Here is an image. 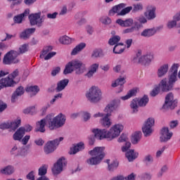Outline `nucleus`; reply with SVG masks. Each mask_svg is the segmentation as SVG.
Instances as JSON below:
<instances>
[{"instance_id": "c9c22d12", "label": "nucleus", "mask_w": 180, "mask_h": 180, "mask_svg": "<svg viewBox=\"0 0 180 180\" xmlns=\"http://www.w3.org/2000/svg\"><path fill=\"white\" fill-rule=\"evenodd\" d=\"M25 91L30 94L31 96H34V95H37L38 92L40 91V89L37 86H30L25 89Z\"/></svg>"}, {"instance_id": "6e6d98bb", "label": "nucleus", "mask_w": 180, "mask_h": 180, "mask_svg": "<svg viewBox=\"0 0 180 180\" xmlns=\"http://www.w3.org/2000/svg\"><path fill=\"white\" fill-rule=\"evenodd\" d=\"M143 161L144 162H146V164H147V165H148L150 164H153L154 159L153 158V155L148 154L145 156Z\"/></svg>"}, {"instance_id": "603ef678", "label": "nucleus", "mask_w": 180, "mask_h": 180, "mask_svg": "<svg viewBox=\"0 0 180 180\" xmlns=\"http://www.w3.org/2000/svg\"><path fill=\"white\" fill-rule=\"evenodd\" d=\"M118 143H130L129 141V138L127 137V134H122L117 139Z\"/></svg>"}, {"instance_id": "9d476101", "label": "nucleus", "mask_w": 180, "mask_h": 180, "mask_svg": "<svg viewBox=\"0 0 180 180\" xmlns=\"http://www.w3.org/2000/svg\"><path fill=\"white\" fill-rule=\"evenodd\" d=\"M63 140H64V137L61 136L59 139H54L53 141H48L44 147L45 154H51V153L56 151V150H57V147H58V145L60 144V142L63 141Z\"/></svg>"}, {"instance_id": "412c9836", "label": "nucleus", "mask_w": 180, "mask_h": 180, "mask_svg": "<svg viewBox=\"0 0 180 180\" xmlns=\"http://www.w3.org/2000/svg\"><path fill=\"white\" fill-rule=\"evenodd\" d=\"M169 70V65L168 63H165L159 67L158 69V77L159 78H162V77H165L168 73Z\"/></svg>"}, {"instance_id": "1a4fd4ad", "label": "nucleus", "mask_w": 180, "mask_h": 180, "mask_svg": "<svg viewBox=\"0 0 180 180\" xmlns=\"http://www.w3.org/2000/svg\"><path fill=\"white\" fill-rule=\"evenodd\" d=\"M18 56L19 53L16 51H8L4 57L3 63L6 65H11V64H18L20 61Z\"/></svg>"}, {"instance_id": "49530a36", "label": "nucleus", "mask_w": 180, "mask_h": 180, "mask_svg": "<svg viewBox=\"0 0 180 180\" xmlns=\"http://www.w3.org/2000/svg\"><path fill=\"white\" fill-rule=\"evenodd\" d=\"M119 41H120V37L119 35H115L109 39L108 43L110 46H115V44H117Z\"/></svg>"}, {"instance_id": "f704fd0d", "label": "nucleus", "mask_w": 180, "mask_h": 180, "mask_svg": "<svg viewBox=\"0 0 180 180\" xmlns=\"http://www.w3.org/2000/svg\"><path fill=\"white\" fill-rule=\"evenodd\" d=\"M73 41H75V39L71 38L67 35H63L59 38L60 44H71Z\"/></svg>"}, {"instance_id": "37998d69", "label": "nucleus", "mask_w": 180, "mask_h": 180, "mask_svg": "<svg viewBox=\"0 0 180 180\" xmlns=\"http://www.w3.org/2000/svg\"><path fill=\"white\" fill-rule=\"evenodd\" d=\"M148 96H143L141 98L138 99L139 106H140V108H144V106H146L147 103H148Z\"/></svg>"}, {"instance_id": "680f3d73", "label": "nucleus", "mask_w": 180, "mask_h": 180, "mask_svg": "<svg viewBox=\"0 0 180 180\" xmlns=\"http://www.w3.org/2000/svg\"><path fill=\"white\" fill-rule=\"evenodd\" d=\"M135 20L137 22H139V23H142V24L147 23V18L143 15L136 17Z\"/></svg>"}, {"instance_id": "f8f14e48", "label": "nucleus", "mask_w": 180, "mask_h": 180, "mask_svg": "<svg viewBox=\"0 0 180 180\" xmlns=\"http://www.w3.org/2000/svg\"><path fill=\"white\" fill-rule=\"evenodd\" d=\"M154 123H155V121L153 117H149L146 121L142 127V131L145 137H148L153 134V132L154 131V129L153 128L154 127Z\"/></svg>"}, {"instance_id": "bf43d9fd", "label": "nucleus", "mask_w": 180, "mask_h": 180, "mask_svg": "<svg viewBox=\"0 0 180 180\" xmlns=\"http://www.w3.org/2000/svg\"><path fill=\"white\" fill-rule=\"evenodd\" d=\"M27 50H29V44H24L20 46L19 53H20V54H23V53H26V51H27Z\"/></svg>"}, {"instance_id": "9b49d317", "label": "nucleus", "mask_w": 180, "mask_h": 180, "mask_svg": "<svg viewBox=\"0 0 180 180\" xmlns=\"http://www.w3.org/2000/svg\"><path fill=\"white\" fill-rule=\"evenodd\" d=\"M31 26H37L41 27L44 22V16H41V12L31 13L28 16Z\"/></svg>"}, {"instance_id": "423d86ee", "label": "nucleus", "mask_w": 180, "mask_h": 180, "mask_svg": "<svg viewBox=\"0 0 180 180\" xmlns=\"http://www.w3.org/2000/svg\"><path fill=\"white\" fill-rule=\"evenodd\" d=\"M176 81H178V75L169 73L168 82H167V79H163L159 84V86H160V89L163 92H168V91H171L174 88V84H175Z\"/></svg>"}, {"instance_id": "dca6fc26", "label": "nucleus", "mask_w": 180, "mask_h": 180, "mask_svg": "<svg viewBox=\"0 0 180 180\" xmlns=\"http://www.w3.org/2000/svg\"><path fill=\"white\" fill-rule=\"evenodd\" d=\"M46 125L49 127V122H47V115L45 118L37 122L35 131L44 133V131H46Z\"/></svg>"}, {"instance_id": "2eb2a0df", "label": "nucleus", "mask_w": 180, "mask_h": 180, "mask_svg": "<svg viewBox=\"0 0 180 180\" xmlns=\"http://www.w3.org/2000/svg\"><path fill=\"white\" fill-rule=\"evenodd\" d=\"M155 6L153 5H149L146 8V11L144 13V16L148 19V20H153L155 19Z\"/></svg>"}, {"instance_id": "6e6552de", "label": "nucleus", "mask_w": 180, "mask_h": 180, "mask_svg": "<svg viewBox=\"0 0 180 180\" xmlns=\"http://www.w3.org/2000/svg\"><path fill=\"white\" fill-rule=\"evenodd\" d=\"M131 9H133V6H128L126 8V4L121 3L117 6H113L110 11L109 15H112L114 13H117L118 16H124V15L130 13Z\"/></svg>"}, {"instance_id": "c85d7f7f", "label": "nucleus", "mask_w": 180, "mask_h": 180, "mask_svg": "<svg viewBox=\"0 0 180 180\" xmlns=\"http://www.w3.org/2000/svg\"><path fill=\"white\" fill-rule=\"evenodd\" d=\"M68 82H70V80L68 79H65L59 81L57 83V86L56 88V92H61V91H64L67 85H68Z\"/></svg>"}, {"instance_id": "0e129e2a", "label": "nucleus", "mask_w": 180, "mask_h": 180, "mask_svg": "<svg viewBox=\"0 0 180 180\" xmlns=\"http://www.w3.org/2000/svg\"><path fill=\"white\" fill-rule=\"evenodd\" d=\"M82 116L84 120V122H88L89 119H91V113L88 111H83L82 112Z\"/></svg>"}, {"instance_id": "0eeeda50", "label": "nucleus", "mask_w": 180, "mask_h": 180, "mask_svg": "<svg viewBox=\"0 0 180 180\" xmlns=\"http://www.w3.org/2000/svg\"><path fill=\"white\" fill-rule=\"evenodd\" d=\"M154 56L151 53L141 55V51H139L132 61L134 64H142V65H149L153 61Z\"/></svg>"}, {"instance_id": "f3484780", "label": "nucleus", "mask_w": 180, "mask_h": 180, "mask_svg": "<svg viewBox=\"0 0 180 180\" xmlns=\"http://www.w3.org/2000/svg\"><path fill=\"white\" fill-rule=\"evenodd\" d=\"M15 84V80L9 76L0 79V86H1V88H9L11 86H13Z\"/></svg>"}, {"instance_id": "6ab92c4d", "label": "nucleus", "mask_w": 180, "mask_h": 180, "mask_svg": "<svg viewBox=\"0 0 180 180\" xmlns=\"http://www.w3.org/2000/svg\"><path fill=\"white\" fill-rule=\"evenodd\" d=\"M115 23L121 26V27H130V26H133L134 20L133 18H127L126 20L118 18L116 20Z\"/></svg>"}, {"instance_id": "f03ea898", "label": "nucleus", "mask_w": 180, "mask_h": 180, "mask_svg": "<svg viewBox=\"0 0 180 180\" xmlns=\"http://www.w3.org/2000/svg\"><path fill=\"white\" fill-rule=\"evenodd\" d=\"M75 71L77 75H81L86 71V65L82 61L75 59L67 63L63 70L64 75L72 74Z\"/></svg>"}, {"instance_id": "72a5a7b5", "label": "nucleus", "mask_w": 180, "mask_h": 180, "mask_svg": "<svg viewBox=\"0 0 180 180\" xmlns=\"http://www.w3.org/2000/svg\"><path fill=\"white\" fill-rule=\"evenodd\" d=\"M25 136V134L23 132V129L22 128H19L13 135V139L15 140V141H21L22 139H23V136Z\"/></svg>"}, {"instance_id": "ddd939ff", "label": "nucleus", "mask_w": 180, "mask_h": 180, "mask_svg": "<svg viewBox=\"0 0 180 180\" xmlns=\"http://www.w3.org/2000/svg\"><path fill=\"white\" fill-rule=\"evenodd\" d=\"M67 164L65 158H60L58 160L57 162L54 165L52 168V172L53 175H58L63 172V167Z\"/></svg>"}, {"instance_id": "2f4dec72", "label": "nucleus", "mask_w": 180, "mask_h": 180, "mask_svg": "<svg viewBox=\"0 0 180 180\" xmlns=\"http://www.w3.org/2000/svg\"><path fill=\"white\" fill-rule=\"evenodd\" d=\"M110 116L108 115H104L101 120L100 123L101 124L103 127H106L107 129H109L110 126H112V120H110V118H109Z\"/></svg>"}, {"instance_id": "052dcab7", "label": "nucleus", "mask_w": 180, "mask_h": 180, "mask_svg": "<svg viewBox=\"0 0 180 180\" xmlns=\"http://www.w3.org/2000/svg\"><path fill=\"white\" fill-rule=\"evenodd\" d=\"M101 56H102V49H95L91 54V57L94 58H98Z\"/></svg>"}, {"instance_id": "a878e982", "label": "nucleus", "mask_w": 180, "mask_h": 180, "mask_svg": "<svg viewBox=\"0 0 180 180\" xmlns=\"http://www.w3.org/2000/svg\"><path fill=\"white\" fill-rule=\"evenodd\" d=\"M98 68L99 63L91 64L89 68V71L86 74V77H87V78H92V77H94L96 71H98Z\"/></svg>"}, {"instance_id": "473e14b6", "label": "nucleus", "mask_w": 180, "mask_h": 180, "mask_svg": "<svg viewBox=\"0 0 180 180\" xmlns=\"http://www.w3.org/2000/svg\"><path fill=\"white\" fill-rule=\"evenodd\" d=\"M20 123H22V120L20 117H17L12 121H10V130H13L15 131L18 127L20 126Z\"/></svg>"}, {"instance_id": "69168bd1", "label": "nucleus", "mask_w": 180, "mask_h": 180, "mask_svg": "<svg viewBox=\"0 0 180 180\" xmlns=\"http://www.w3.org/2000/svg\"><path fill=\"white\" fill-rule=\"evenodd\" d=\"M20 128L22 129L24 134H25V133H29L30 131H32V130H33V127L30 124L21 127Z\"/></svg>"}, {"instance_id": "79ce46f5", "label": "nucleus", "mask_w": 180, "mask_h": 180, "mask_svg": "<svg viewBox=\"0 0 180 180\" xmlns=\"http://www.w3.org/2000/svg\"><path fill=\"white\" fill-rule=\"evenodd\" d=\"M143 9H144L143 4L141 3L134 4H133V7L131 9L132 13H137V12H141Z\"/></svg>"}, {"instance_id": "b1692460", "label": "nucleus", "mask_w": 180, "mask_h": 180, "mask_svg": "<svg viewBox=\"0 0 180 180\" xmlns=\"http://www.w3.org/2000/svg\"><path fill=\"white\" fill-rule=\"evenodd\" d=\"M24 94H25V89L23 88V86H20L18 88H17V89L11 96V102L13 103H15V102L18 101V96H22V95H23Z\"/></svg>"}, {"instance_id": "ea45409f", "label": "nucleus", "mask_w": 180, "mask_h": 180, "mask_svg": "<svg viewBox=\"0 0 180 180\" xmlns=\"http://www.w3.org/2000/svg\"><path fill=\"white\" fill-rule=\"evenodd\" d=\"M124 51V45L122 43H119L114 46L113 53L115 54H122Z\"/></svg>"}, {"instance_id": "774afa93", "label": "nucleus", "mask_w": 180, "mask_h": 180, "mask_svg": "<svg viewBox=\"0 0 180 180\" xmlns=\"http://www.w3.org/2000/svg\"><path fill=\"white\" fill-rule=\"evenodd\" d=\"M60 71H61V68L60 67L54 68L51 71V76L56 77V75H58V74H60Z\"/></svg>"}, {"instance_id": "4468645a", "label": "nucleus", "mask_w": 180, "mask_h": 180, "mask_svg": "<svg viewBox=\"0 0 180 180\" xmlns=\"http://www.w3.org/2000/svg\"><path fill=\"white\" fill-rule=\"evenodd\" d=\"M172 131H169L168 127H163L161 130V135L160 137V141L161 143H167L171 140V138L173 136Z\"/></svg>"}, {"instance_id": "8fccbe9b", "label": "nucleus", "mask_w": 180, "mask_h": 180, "mask_svg": "<svg viewBox=\"0 0 180 180\" xmlns=\"http://www.w3.org/2000/svg\"><path fill=\"white\" fill-rule=\"evenodd\" d=\"M110 160H107V164H108V169L110 171H115L117 167H119V162L117 161H113L111 164H109Z\"/></svg>"}, {"instance_id": "58836bf2", "label": "nucleus", "mask_w": 180, "mask_h": 180, "mask_svg": "<svg viewBox=\"0 0 180 180\" xmlns=\"http://www.w3.org/2000/svg\"><path fill=\"white\" fill-rule=\"evenodd\" d=\"M139 98H134L131 101L130 108L133 113H137L139 112Z\"/></svg>"}, {"instance_id": "e2e57ef3", "label": "nucleus", "mask_w": 180, "mask_h": 180, "mask_svg": "<svg viewBox=\"0 0 180 180\" xmlns=\"http://www.w3.org/2000/svg\"><path fill=\"white\" fill-rule=\"evenodd\" d=\"M67 13H68V8H67V5H64L60 8L59 16H65Z\"/></svg>"}, {"instance_id": "4c0bfd02", "label": "nucleus", "mask_w": 180, "mask_h": 180, "mask_svg": "<svg viewBox=\"0 0 180 180\" xmlns=\"http://www.w3.org/2000/svg\"><path fill=\"white\" fill-rule=\"evenodd\" d=\"M1 174L4 175H12L15 172V168L13 166H7L0 170Z\"/></svg>"}, {"instance_id": "a19ab883", "label": "nucleus", "mask_w": 180, "mask_h": 180, "mask_svg": "<svg viewBox=\"0 0 180 180\" xmlns=\"http://www.w3.org/2000/svg\"><path fill=\"white\" fill-rule=\"evenodd\" d=\"M20 148L18 146V145H14L11 147L9 151L10 155L12 157H19V151Z\"/></svg>"}, {"instance_id": "39448f33", "label": "nucleus", "mask_w": 180, "mask_h": 180, "mask_svg": "<svg viewBox=\"0 0 180 180\" xmlns=\"http://www.w3.org/2000/svg\"><path fill=\"white\" fill-rule=\"evenodd\" d=\"M86 98L91 103H98L102 101V90L98 86H92L86 91Z\"/></svg>"}, {"instance_id": "864d4df0", "label": "nucleus", "mask_w": 180, "mask_h": 180, "mask_svg": "<svg viewBox=\"0 0 180 180\" xmlns=\"http://www.w3.org/2000/svg\"><path fill=\"white\" fill-rule=\"evenodd\" d=\"M27 154H29V151L27 146L20 148L18 157H26Z\"/></svg>"}, {"instance_id": "cd10ccee", "label": "nucleus", "mask_w": 180, "mask_h": 180, "mask_svg": "<svg viewBox=\"0 0 180 180\" xmlns=\"http://www.w3.org/2000/svg\"><path fill=\"white\" fill-rule=\"evenodd\" d=\"M36 32V28H28L22 32L20 34V39L24 40H27Z\"/></svg>"}, {"instance_id": "20e7f679", "label": "nucleus", "mask_w": 180, "mask_h": 180, "mask_svg": "<svg viewBox=\"0 0 180 180\" xmlns=\"http://www.w3.org/2000/svg\"><path fill=\"white\" fill-rule=\"evenodd\" d=\"M89 154L91 158L86 160L87 164L89 165H98L105 158V147H96L90 150Z\"/></svg>"}, {"instance_id": "7c9ffc66", "label": "nucleus", "mask_w": 180, "mask_h": 180, "mask_svg": "<svg viewBox=\"0 0 180 180\" xmlns=\"http://www.w3.org/2000/svg\"><path fill=\"white\" fill-rule=\"evenodd\" d=\"M86 47V44L82 42L77 44L72 51L71 56H77L79 53H81L84 48Z\"/></svg>"}, {"instance_id": "e433bc0d", "label": "nucleus", "mask_w": 180, "mask_h": 180, "mask_svg": "<svg viewBox=\"0 0 180 180\" xmlns=\"http://www.w3.org/2000/svg\"><path fill=\"white\" fill-rule=\"evenodd\" d=\"M142 133L141 131H135L131 136L132 144H137L141 139Z\"/></svg>"}, {"instance_id": "4d7b16f0", "label": "nucleus", "mask_w": 180, "mask_h": 180, "mask_svg": "<svg viewBox=\"0 0 180 180\" xmlns=\"http://www.w3.org/2000/svg\"><path fill=\"white\" fill-rule=\"evenodd\" d=\"M110 104L116 110V109L120 106V99H114L110 103Z\"/></svg>"}, {"instance_id": "338daca9", "label": "nucleus", "mask_w": 180, "mask_h": 180, "mask_svg": "<svg viewBox=\"0 0 180 180\" xmlns=\"http://www.w3.org/2000/svg\"><path fill=\"white\" fill-rule=\"evenodd\" d=\"M176 26V21L175 20H170L167 22V27L168 29H174Z\"/></svg>"}, {"instance_id": "7ed1b4c3", "label": "nucleus", "mask_w": 180, "mask_h": 180, "mask_svg": "<svg viewBox=\"0 0 180 180\" xmlns=\"http://www.w3.org/2000/svg\"><path fill=\"white\" fill-rule=\"evenodd\" d=\"M47 123H49V130H56V129H60L65 124L67 117L63 113H59L57 116L54 117V114H49L47 115Z\"/></svg>"}, {"instance_id": "5701e85b", "label": "nucleus", "mask_w": 180, "mask_h": 180, "mask_svg": "<svg viewBox=\"0 0 180 180\" xmlns=\"http://www.w3.org/2000/svg\"><path fill=\"white\" fill-rule=\"evenodd\" d=\"M84 149H85V144L84 143V142H79L70 148V150L69 151V154L70 155L77 154V153H79V151H82V150H84Z\"/></svg>"}, {"instance_id": "13d9d810", "label": "nucleus", "mask_w": 180, "mask_h": 180, "mask_svg": "<svg viewBox=\"0 0 180 180\" xmlns=\"http://www.w3.org/2000/svg\"><path fill=\"white\" fill-rule=\"evenodd\" d=\"M100 22L103 23V25H110L112 23V19L109 17H101L100 18Z\"/></svg>"}, {"instance_id": "5fc2aeb1", "label": "nucleus", "mask_w": 180, "mask_h": 180, "mask_svg": "<svg viewBox=\"0 0 180 180\" xmlns=\"http://www.w3.org/2000/svg\"><path fill=\"white\" fill-rule=\"evenodd\" d=\"M0 129L1 130H6L9 129L11 130V123L10 121L4 122L0 123Z\"/></svg>"}, {"instance_id": "c756f323", "label": "nucleus", "mask_w": 180, "mask_h": 180, "mask_svg": "<svg viewBox=\"0 0 180 180\" xmlns=\"http://www.w3.org/2000/svg\"><path fill=\"white\" fill-rule=\"evenodd\" d=\"M137 92H139V88L135 87L131 90H129L126 96H121L120 99L122 101H127L128 99H130V98H133V96H136L137 95Z\"/></svg>"}, {"instance_id": "393cba45", "label": "nucleus", "mask_w": 180, "mask_h": 180, "mask_svg": "<svg viewBox=\"0 0 180 180\" xmlns=\"http://www.w3.org/2000/svg\"><path fill=\"white\" fill-rule=\"evenodd\" d=\"M155 33H157V30L155 28H147L141 32V37L148 39L149 37H153Z\"/></svg>"}, {"instance_id": "aec40b11", "label": "nucleus", "mask_w": 180, "mask_h": 180, "mask_svg": "<svg viewBox=\"0 0 180 180\" xmlns=\"http://www.w3.org/2000/svg\"><path fill=\"white\" fill-rule=\"evenodd\" d=\"M29 13H30V10L29 8L25 9L22 13L14 16V22L20 25V23H22L25 20V18H27Z\"/></svg>"}, {"instance_id": "bb28decb", "label": "nucleus", "mask_w": 180, "mask_h": 180, "mask_svg": "<svg viewBox=\"0 0 180 180\" xmlns=\"http://www.w3.org/2000/svg\"><path fill=\"white\" fill-rule=\"evenodd\" d=\"M125 156L129 162H133L139 157V152L131 149L125 153Z\"/></svg>"}, {"instance_id": "4be33fe9", "label": "nucleus", "mask_w": 180, "mask_h": 180, "mask_svg": "<svg viewBox=\"0 0 180 180\" xmlns=\"http://www.w3.org/2000/svg\"><path fill=\"white\" fill-rule=\"evenodd\" d=\"M124 84H126V77H120L115 81L112 82L111 86H112V88H116V86L120 85V89L118 92H122V91H123V85H124Z\"/></svg>"}, {"instance_id": "a18cd8bd", "label": "nucleus", "mask_w": 180, "mask_h": 180, "mask_svg": "<svg viewBox=\"0 0 180 180\" xmlns=\"http://www.w3.org/2000/svg\"><path fill=\"white\" fill-rule=\"evenodd\" d=\"M116 110L110 103H108L104 108V112L105 116H112V112Z\"/></svg>"}, {"instance_id": "f257e3e1", "label": "nucleus", "mask_w": 180, "mask_h": 180, "mask_svg": "<svg viewBox=\"0 0 180 180\" xmlns=\"http://www.w3.org/2000/svg\"><path fill=\"white\" fill-rule=\"evenodd\" d=\"M124 129V125L122 123L115 124L109 130L94 128L91 129L94 136H89V144L90 146H94V144H95V139L97 140H103L106 139L108 141H112V140L117 139Z\"/></svg>"}, {"instance_id": "a211bd4d", "label": "nucleus", "mask_w": 180, "mask_h": 180, "mask_svg": "<svg viewBox=\"0 0 180 180\" xmlns=\"http://www.w3.org/2000/svg\"><path fill=\"white\" fill-rule=\"evenodd\" d=\"M163 109H174V94L172 93L167 95Z\"/></svg>"}, {"instance_id": "3c124183", "label": "nucleus", "mask_w": 180, "mask_h": 180, "mask_svg": "<svg viewBox=\"0 0 180 180\" xmlns=\"http://www.w3.org/2000/svg\"><path fill=\"white\" fill-rule=\"evenodd\" d=\"M178 68H179V64H173L169 69V74H174L176 75H178Z\"/></svg>"}, {"instance_id": "09e8293b", "label": "nucleus", "mask_w": 180, "mask_h": 180, "mask_svg": "<svg viewBox=\"0 0 180 180\" xmlns=\"http://www.w3.org/2000/svg\"><path fill=\"white\" fill-rule=\"evenodd\" d=\"M51 50H53V46L44 47L40 55V58H44V57H46V56H47L48 53H50V51H51Z\"/></svg>"}, {"instance_id": "de8ad7c7", "label": "nucleus", "mask_w": 180, "mask_h": 180, "mask_svg": "<svg viewBox=\"0 0 180 180\" xmlns=\"http://www.w3.org/2000/svg\"><path fill=\"white\" fill-rule=\"evenodd\" d=\"M9 2L11 9H13L15 6H19L22 4V0H7Z\"/></svg>"}, {"instance_id": "c03bdc74", "label": "nucleus", "mask_w": 180, "mask_h": 180, "mask_svg": "<svg viewBox=\"0 0 180 180\" xmlns=\"http://www.w3.org/2000/svg\"><path fill=\"white\" fill-rule=\"evenodd\" d=\"M49 168V165H43L39 168L38 170V175L39 176H45L46 174H47V169Z\"/></svg>"}]
</instances>
